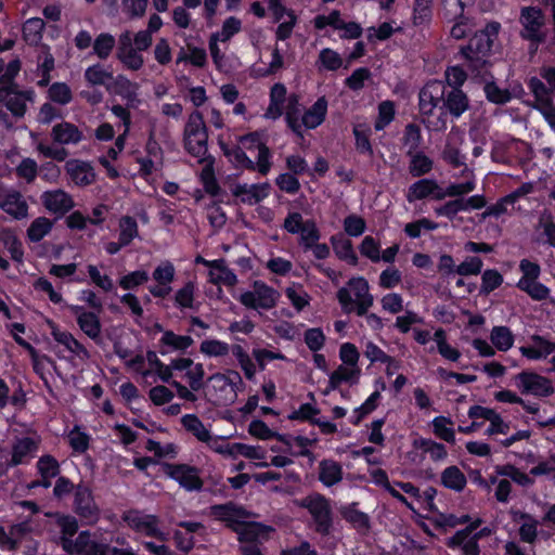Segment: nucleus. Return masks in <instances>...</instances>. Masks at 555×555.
<instances>
[{"instance_id":"18","label":"nucleus","mask_w":555,"mask_h":555,"mask_svg":"<svg viewBox=\"0 0 555 555\" xmlns=\"http://www.w3.org/2000/svg\"><path fill=\"white\" fill-rule=\"evenodd\" d=\"M0 209L16 220H22L28 215V204L16 190L8 192L0 199Z\"/></svg>"},{"instance_id":"64","label":"nucleus","mask_w":555,"mask_h":555,"mask_svg":"<svg viewBox=\"0 0 555 555\" xmlns=\"http://www.w3.org/2000/svg\"><path fill=\"white\" fill-rule=\"evenodd\" d=\"M503 283V275L496 269H487L481 275L480 293L490 294Z\"/></svg>"},{"instance_id":"49","label":"nucleus","mask_w":555,"mask_h":555,"mask_svg":"<svg viewBox=\"0 0 555 555\" xmlns=\"http://www.w3.org/2000/svg\"><path fill=\"white\" fill-rule=\"evenodd\" d=\"M54 519L60 528L61 538H73L78 532L79 522L74 515L57 512L54 514Z\"/></svg>"},{"instance_id":"47","label":"nucleus","mask_w":555,"mask_h":555,"mask_svg":"<svg viewBox=\"0 0 555 555\" xmlns=\"http://www.w3.org/2000/svg\"><path fill=\"white\" fill-rule=\"evenodd\" d=\"M67 440L74 453L82 454L89 449L91 437L78 425H75L67 436Z\"/></svg>"},{"instance_id":"17","label":"nucleus","mask_w":555,"mask_h":555,"mask_svg":"<svg viewBox=\"0 0 555 555\" xmlns=\"http://www.w3.org/2000/svg\"><path fill=\"white\" fill-rule=\"evenodd\" d=\"M65 168L72 181L78 186L90 185L95 180L94 169L88 162L68 160Z\"/></svg>"},{"instance_id":"22","label":"nucleus","mask_w":555,"mask_h":555,"mask_svg":"<svg viewBox=\"0 0 555 555\" xmlns=\"http://www.w3.org/2000/svg\"><path fill=\"white\" fill-rule=\"evenodd\" d=\"M301 111L302 105L299 102V99L296 94H291L287 99V104L285 107V121L291 131L298 138L304 139L305 132L301 129Z\"/></svg>"},{"instance_id":"57","label":"nucleus","mask_w":555,"mask_h":555,"mask_svg":"<svg viewBox=\"0 0 555 555\" xmlns=\"http://www.w3.org/2000/svg\"><path fill=\"white\" fill-rule=\"evenodd\" d=\"M231 352L237 360L245 377L249 380L253 379L256 374V366L245 349L241 345H232Z\"/></svg>"},{"instance_id":"8","label":"nucleus","mask_w":555,"mask_h":555,"mask_svg":"<svg viewBox=\"0 0 555 555\" xmlns=\"http://www.w3.org/2000/svg\"><path fill=\"white\" fill-rule=\"evenodd\" d=\"M301 506L307 508L315 524L317 532L328 534L333 526L332 509L325 496L314 493L305 498Z\"/></svg>"},{"instance_id":"35","label":"nucleus","mask_w":555,"mask_h":555,"mask_svg":"<svg viewBox=\"0 0 555 555\" xmlns=\"http://www.w3.org/2000/svg\"><path fill=\"white\" fill-rule=\"evenodd\" d=\"M248 433L260 440L276 439L284 444L291 446L285 435L271 430L261 420H253L248 425Z\"/></svg>"},{"instance_id":"30","label":"nucleus","mask_w":555,"mask_h":555,"mask_svg":"<svg viewBox=\"0 0 555 555\" xmlns=\"http://www.w3.org/2000/svg\"><path fill=\"white\" fill-rule=\"evenodd\" d=\"M440 483L446 489L462 492L467 485V478L456 465H451L441 472Z\"/></svg>"},{"instance_id":"20","label":"nucleus","mask_w":555,"mask_h":555,"mask_svg":"<svg viewBox=\"0 0 555 555\" xmlns=\"http://www.w3.org/2000/svg\"><path fill=\"white\" fill-rule=\"evenodd\" d=\"M441 107L453 118H460L469 107V99L462 89H451L443 95Z\"/></svg>"},{"instance_id":"63","label":"nucleus","mask_w":555,"mask_h":555,"mask_svg":"<svg viewBox=\"0 0 555 555\" xmlns=\"http://www.w3.org/2000/svg\"><path fill=\"white\" fill-rule=\"evenodd\" d=\"M176 276V269L172 262L166 260L158 264L153 273L152 278L157 284L166 285L171 284Z\"/></svg>"},{"instance_id":"62","label":"nucleus","mask_w":555,"mask_h":555,"mask_svg":"<svg viewBox=\"0 0 555 555\" xmlns=\"http://www.w3.org/2000/svg\"><path fill=\"white\" fill-rule=\"evenodd\" d=\"M482 519L476 518L470 521L465 528L457 530L452 537L447 540V546L451 550H455L456 545L461 544L465 539L470 538L476 530L481 526Z\"/></svg>"},{"instance_id":"11","label":"nucleus","mask_w":555,"mask_h":555,"mask_svg":"<svg viewBox=\"0 0 555 555\" xmlns=\"http://www.w3.org/2000/svg\"><path fill=\"white\" fill-rule=\"evenodd\" d=\"M515 379L516 385L522 395L550 397L554 393L552 380L538 373L522 371L516 375Z\"/></svg>"},{"instance_id":"1","label":"nucleus","mask_w":555,"mask_h":555,"mask_svg":"<svg viewBox=\"0 0 555 555\" xmlns=\"http://www.w3.org/2000/svg\"><path fill=\"white\" fill-rule=\"evenodd\" d=\"M500 29L499 22H489L483 29L475 31L466 43L460 46V56L465 60L474 75H480L491 68L490 56Z\"/></svg>"},{"instance_id":"31","label":"nucleus","mask_w":555,"mask_h":555,"mask_svg":"<svg viewBox=\"0 0 555 555\" xmlns=\"http://www.w3.org/2000/svg\"><path fill=\"white\" fill-rule=\"evenodd\" d=\"M46 23L40 17H30L22 26L23 40L31 47L38 46L43 38Z\"/></svg>"},{"instance_id":"55","label":"nucleus","mask_w":555,"mask_h":555,"mask_svg":"<svg viewBox=\"0 0 555 555\" xmlns=\"http://www.w3.org/2000/svg\"><path fill=\"white\" fill-rule=\"evenodd\" d=\"M422 141L423 137L420 126L414 122H409L404 128L402 138L403 144L409 147L406 153L418 152Z\"/></svg>"},{"instance_id":"23","label":"nucleus","mask_w":555,"mask_h":555,"mask_svg":"<svg viewBox=\"0 0 555 555\" xmlns=\"http://www.w3.org/2000/svg\"><path fill=\"white\" fill-rule=\"evenodd\" d=\"M194 340L189 335H178L175 332L167 330L164 332L159 339V353L166 356L172 351H185L193 345Z\"/></svg>"},{"instance_id":"21","label":"nucleus","mask_w":555,"mask_h":555,"mask_svg":"<svg viewBox=\"0 0 555 555\" xmlns=\"http://www.w3.org/2000/svg\"><path fill=\"white\" fill-rule=\"evenodd\" d=\"M51 335L56 343L63 345L70 353L81 359L90 357L88 349L70 332L61 331L57 325L53 324Z\"/></svg>"},{"instance_id":"34","label":"nucleus","mask_w":555,"mask_h":555,"mask_svg":"<svg viewBox=\"0 0 555 555\" xmlns=\"http://www.w3.org/2000/svg\"><path fill=\"white\" fill-rule=\"evenodd\" d=\"M181 425L201 442L209 443L212 440L210 431L196 414L183 415L181 417Z\"/></svg>"},{"instance_id":"2","label":"nucleus","mask_w":555,"mask_h":555,"mask_svg":"<svg viewBox=\"0 0 555 555\" xmlns=\"http://www.w3.org/2000/svg\"><path fill=\"white\" fill-rule=\"evenodd\" d=\"M183 147L193 157L204 159L208 152V129L203 114L193 111L183 130Z\"/></svg>"},{"instance_id":"14","label":"nucleus","mask_w":555,"mask_h":555,"mask_svg":"<svg viewBox=\"0 0 555 555\" xmlns=\"http://www.w3.org/2000/svg\"><path fill=\"white\" fill-rule=\"evenodd\" d=\"M455 60L462 61L461 64L455 65H449L446 68V80L449 87L451 89H462L464 83L466 82L468 76H470L473 79H485L486 76H490L493 78V76L490 73V68H488V72H482L480 75H474L472 70L468 68L465 60L460 56V49L454 54Z\"/></svg>"},{"instance_id":"32","label":"nucleus","mask_w":555,"mask_h":555,"mask_svg":"<svg viewBox=\"0 0 555 555\" xmlns=\"http://www.w3.org/2000/svg\"><path fill=\"white\" fill-rule=\"evenodd\" d=\"M434 16V0H413L412 24L428 27Z\"/></svg>"},{"instance_id":"7","label":"nucleus","mask_w":555,"mask_h":555,"mask_svg":"<svg viewBox=\"0 0 555 555\" xmlns=\"http://www.w3.org/2000/svg\"><path fill=\"white\" fill-rule=\"evenodd\" d=\"M121 519L127 526L138 533L165 540L164 533L159 529V518L153 514H143L140 509L130 508L122 513Z\"/></svg>"},{"instance_id":"41","label":"nucleus","mask_w":555,"mask_h":555,"mask_svg":"<svg viewBox=\"0 0 555 555\" xmlns=\"http://www.w3.org/2000/svg\"><path fill=\"white\" fill-rule=\"evenodd\" d=\"M341 466L328 460H323L320 463L319 479L326 486L331 487L341 480Z\"/></svg>"},{"instance_id":"59","label":"nucleus","mask_w":555,"mask_h":555,"mask_svg":"<svg viewBox=\"0 0 555 555\" xmlns=\"http://www.w3.org/2000/svg\"><path fill=\"white\" fill-rule=\"evenodd\" d=\"M2 102H5V107L14 117L20 118L25 115L27 108L26 95L25 92L17 91V87L15 88V91Z\"/></svg>"},{"instance_id":"52","label":"nucleus","mask_w":555,"mask_h":555,"mask_svg":"<svg viewBox=\"0 0 555 555\" xmlns=\"http://www.w3.org/2000/svg\"><path fill=\"white\" fill-rule=\"evenodd\" d=\"M396 115L395 103L390 100L383 101L378 104V115L374 122L376 131L384 130L393 119Z\"/></svg>"},{"instance_id":"46","label":"nucleus","mask_w":555,"mask_h":555,"mask_svg":"<svg viewBox=\"0 0 555 555\" xmlns=\"http://www.w3.org/2000/svg\"><path fill=\"white\" fill-rule=\"evenodd\" d=\"M85 80L91 86H107L106 80L113 79V72L105 69L102 64L96 63L85 70Z\"/></svg>"},{"instance_id":"26","label":"nucleus","mask_w":555,"mask_h":555,"mask_svg":"<svg viewBox=\"0 0 555 555\" xmlns=\"http://www.w3.org/2000/svg\"><path fill=\"white\" fill-rule=\"evenodd\" d=\"M409 157V173L413 178H421L430 173L434 169V160L423 151L406 153Z\"/></svg>"},{"instance_id":"40","label":"nucleus","mask_w":555,"mask_h":555,"mask_svg":"<svg viewBox=\"0 0 555 555\" xmlns=\"http://www.w3.org/2000/svg\"><path fill=\"white\" fill-rule=\"evenodd\" d=\"M483 93L487 101L495 105H505L512 101L509 89L501 88L494 80L485 82Z\"/></svg>"},{"instance_id":"48","label":"nucleus","mask_w":555,"mask_h":555,"mask_svg":"<svg viewBox=\"0 0 555 555\" xmlns=\"http://www.w3.org/2000/svg\"><path fill=\"white\" fill-rule=\"evenodd\" d=\"M149 280V272L146 270L140 269L120 276L118 280V285L125 291H134L147 283Z\"/></svg>"},{"instance_id":"43","label":"nucleus","mask_w":555,"mask_h":555,"mask_svg":"<svg viewBox=\"0 0 555 555\" xmlns=\"http://www.w3.org/2000/svg\"><path fill=\"white\" fill-rule=\"evenodd\" d=\"M117 59L131 70H139L144 63L143 56L138 53L132 44H125L118 47Z\"/></svg>"},{"instance_id":"45","label":"nucleus","mask_w":555,"mask_h":555,"mask_svg":"<svg viewBox=\"0 0 555 555\" xmlns=\"http://www.w3.org/2000/svg\"><path fill=\"white\" fill-rule=\"evenodd\" d=\"M519 271L521 272V278L516 283V287L519 288L530 282H534L539 280L541 275V267L538 262L532 261L530 259L524 258L519 261Z\"/></svg>"},{"instance_id":"15","label":"nucleus","mask_w":555,"mask_h":555,"mask_svg":"<svg viewBox=\"0 0 555 555\" xmlns=\"http://www.w3.org/2000/svg\"><path fill=\"white\" fill-rule=\"evenodd\" d=\"M41 202L47 210L59 216L66 215L75 206L72 195L62 189L44 191L41 194Z\"/></svg>"},{"instance_id":"12","label":"nucleus","mask_w":555,"mask_h":555,"mask_svg":"<svg viewBox=\"0 0 555 555\" xmlns=\"http://www.w3.org/2000/svg\"><path fill=\"white\" fill-rule=\"evenodd\" d=\"M209 516L218 521L224 522L225 527L232 531V528L237 525L238 520L249 518L251 513L243 505L230 501L211 505L209 507Z\"/></svg>"},{"instance_id":"44","label":"nucleus","mask_w":555,"mask_h":555,"mask_svg":"<svg viewBox=\"0 0 555 555\" xmlns=\"http://www.w3.org/2000/svg\"><path fill=\"white\" fill-rule=\"evenodd\" d=\"M53 228V221H51L47 217H38L31 221L29 224L26 234L27 238L31 243L40 242L47 234L51 232Z\"/></svg>"},{"instance_id":"10","label":"nucleus","mask_w":555,"mask_h":555,"mask_svg":"<svg viewBox=\"0 0 555 555\" xmlns=\"http://www.w3.org/2000/svg\"><path fill=\"white\" fill-rule=\"evenodd\" d=\"M374 297L370 293V285L363 276L349 279V312L364 315L373 306Z\"/></svg>"},{"instance_id":"50","label":"nucleus","mask_w":555,"mask_h":555,"mask_svg":"<svg viewBox=\"0 0 555 555\" xmlns=\"http://www.w3.org/2000/svg\"><path fill=\"white\" fill-rule=\"evenodd\" d=\"M434 434L441 440L454 443L455 442V433L454 429L449 427L448 425H452V420L447 416H436L433 422Z\"/></svg>"},{"instance_id":"36","label":"nucleus","mask_w":555,"mask_h":555,"mask_svg":"<svg viewBox=\"0 0 555 555\" xmlns=\"http://www.w3.org/2000/svg\"><path fill=\"white\" fill-rule=\"evenodd\" d=\"M466 4L463 0H441L440 17L442 24L455 22L459 18H464Z\"/></svg>"},{"instance_id":"4","label":"nucleus","mask_w":555,"mask_h":555,"mask_svg":"<svg viewBox=\"0 0 555 555\" xmlns=\"http://www.w3.org/2000/svg\"><path fill=\"white\" fill-rule=\"evenodd\" d=\"M73 512L85 526H94L101 518V508L95 502L93 490L85 482L76 485Z\"/></svg>"},{"instance_id":"61","label":"nucleus","mask_w":555,"mask_h":555,"mask_svg":"<svg viewBox=\"0 0 555 555\" xmlns=\"http://www.w3.org/2000/svg\"><path fill=\"white\" fill-rule=\"evenodd\" d=\"M199 351L208 357H224L231 351V346L219 339H205L201 343Z\"/></svg>"},{"instance_id":"39","label":"nucleus","mask_w":555,"mask_h":555,"mask_svg":"<svg viewBox=\"0 0 555 555\" xmlns=\"http://www.w3.org/2000/svg\"><path fill=\"white\" fill-rule=\"evenodd\" d=\"M490 340L499 351L509 350L515 341V337L509 327L504 325L493 326L490 333Z\"/></svg>"},{"instance_id":"53","label":"nucleus","mask_w":555,"mask_h":555,"mask_svg":"<svg viewBox=\"0 0 555 555\" xmlns=\"http://www.w3.org/2000/svg\"><path fill=\"white\" fill-rule=\"evenodd\" d=\"M382 396L378 390L373 391L367 399L353 411L352 423L359 425L360 422L376 410Z\"/></svg>"},{"instance_id":"5","label":"nucleus","mask_w":555,"mask_h":555,"mask_svg":"<svg viewBox=\"0 0 555 555\" xmlns=\"http://www.w3.org/2000/svg\"><path fill=\"white\" fill-rule=\"evenodd\" d=\"M280 296L279 291L274 287L261 280H255L251 283V289L243 292L238 301L246 309L269 311L276 306Z\"/></svg>"},{"instance_id":"42","label":"nucleus","mask_w":555,"mask_h":555,"mask_svg":"<svg viewBox=\"0 0 555 555\" xmlns=\"http://www.w3.org/2000/svg\"><path fill=\"white\" fill-rule=\"evenodd\" d=\"M356 149L362 155L373 156L374 151L371 143L372 129L367 125H356L353 127Z\"/></svg>"},{"instance_id":"13","label":"nucleus","mask_w":555,"mask_h":555,"mask_svg":"<svg viewBox=\"0 0 555 555\" xmlns=\"http://www.w3.org/2000/svg\"><path fill=\"white\" fill-rule=\"evenodd\" d=\"M274 531L272 526L259 521L238 520L237 525L232 528V532L237 534L240 543H257L260 539L268 540L269 534Z\"/></svg>"},{"instance_id":"3","label":"nucleus","mask_w":555,"mask_h":555,"mask_svg":"<svg viewBox=\"0 0 555 555\" xmlns=\"http://www.w3.org/2000/svg\"><path fill=\"white\" fill-rule=\"evenodd\" d=\"M519 24L521 25L520 38L528 41L530 48L537 51L539 46L546 41L544 11L537 5L522 7L519 13Z\"/></svg>"},{"instance_id":"24","label":"nucleus","mask_w":555,"mask_h":555,"mask_svg":"<svg viewBox=\"0 0 555 555\" xmlns=\"http://www.w3.org/2000/svg\"><path fill=\"white\" fill-rule=\"evenodd\" d=\"M326 113L327 101L324 96H321L302 114L301 129H315L325 120Z\"/></svg>"},{"instance_id":"6","label":"nucleus","mask_w":555,"mask_h":555,"mask_svg":"<svg viewBox=\"0 0 555 555\" xmlns=\"http://www.w3.org/2000/svg\"><path fill=\"white\" fill-rule=\"evenodd\" d=\"M167 477L177 481L181 488L189 492L201 491L204 481L199 476V468L185 463H162Z\"/></svg>"},{"instance_id":"9","label":"nucleus","mask_w":555,"mask_h":555,"mask_svg":"<svg viewBox=\"0 0 555 555\" xmlns=\"http://www.w3.org/2000/svg\"><path fill=\"white\" fill-rule=\"evenodd\" d=\"M263 134L261 131H251L240 135L237 144L244 151L253 152L258 150L257 167L261 176H267L272 167V152L269 146L262 141Z\"/></svg>"},{"instance_id":"38","label":"nucleus","mask_w":555,"mask_h":555,"mask_svg":"<svg viewBox=\"0 0 555 555\" xmlns=\"http://www.w3.org/2000/svg\"><path fill=\"white\" fill-rule=\"evenodd\" d=\"M527 87L534 98V103L531 105L541 107L547 102L552 101L551 90L547 89L545 82L537 76H531L526 80Z\"/></svg>"},{"instance_id":"28","label":"nucleus","mask_w":555,"mask_h":555,"mask_svg":"<svg viewBox=\"0 0 555 555\" xmlns=\"http://www.w3.org/2000/svg\"><path fill=\"white\" fill-rule=\"evenodd\" d=\"M77 325L96 345L102 344V323L98 312L91 311L83 318H77Z\"/></svg>"},{"instance_id":"29","label":"nucleus","mask_w":555,"mask_h":555,"mask_svg":"<svg viewBox=\"0 0 555 555\" xmlns=\"http://www.w3.org/2000/svg\"><path fill=\"white\" fill-rule=\"evenodd\" d=\"M38 449V442L31 437L18 438L12 446L9 465L12 467L24 463V460Z\"/></svg>"},{"instance_id":"19","label":"nucleus","mask_w":555,"mask_h":555,"mask_svg":"<svg viewBox=\"0 0 555 555\" xmlns=\"http://www.w3.org/2000/svg\"><path fill=\"white\" fill-rule=\"evenodd\" d=\"M269 183H254L248 185L236 184L232 190V193L235 197H240L241 202L244 204L253 205L263 201L269 195Z\"/></svg>"},{"instance_id":"37","label":"nucleus","mask_w":555,"mask_h":555,"mask_svg":"<svg viewBox=\"0 0 555 555\" xmlns=\"http://www.w3.org/2000/svg\"><path fill=\"white\" fill-rule=\"evenodd\" d=\"M443 27H449V36L454 40L469 39L475 27V21L474 17L468 14L465 15L464 18L444 24Z\"/></svg>"},{"instance_id":"58","label":"nucleus","mask_w":555,"mask_h":555,"mask_svg":"<svg viewBox=\"0 0 555 555\" xmlns=\"http://www.w3.org/2000/svg\"><path fill=\"white\" fill-rule=\"evenodd\" d=\"M119 241L127 246L139 235L137 220L131 216H124L119 220Z\"/></svg>"},{"instance_id":"33","label":"nucleus","mask_w":555,"mask_h":555,"mask_svg":"<svg viewBox=\"0 0 555 555\" xmlns=\"http://www.w3.org/2000/svg\"><path fill=\"white\" fill-rule=\"evenodd\" d=\"M0 242L8 249L11 259L20 264L24 262V246L18 236L11 229H3Z\"/></svg>"},{"instance_id":"60","label":"nucleus","mask_w":555,"mask_h":555,"mask_svg":"<svg viewBox=\"0 0 555 555\" xmlns=\"http://www.w3.org/2000/svg\"><path fill=\"white\" fill-rule=\"evenodd\" d=\"M50 101L66 105L73 100V93L69 86L65 82H53L48 90Z\"/></svg>"},{"instance_id":"16","label":"nucleus","mask_w":555,"mask_h":555,"mask_svg":"<svg viewBox=\"0 0 555 555\" xmlns=\"http://www.w3.org/2000/svg\"><path fill=\"white\" fill-rule=\"evenodd\" d=\"M218 144L228 162L237 170L258 171L257 162L251 160L238 144L230 145L221 138Z\"/></svg>"},{"instance_id":"51","label":"nucleus","mask_w":555,"mask_h":555,"mask_svg":"<svg viewBox=\"0 0 555 555\" xmlns=\"http://www.w3.org/2000/svg\"><path fill=\"white\" fill-rule=\"evenodd\" d=\"M194 293L195 285L192 281L186 282L180 289L175 294V306L181 310L183 309H195L194 307ZM197 310V307H196Z\"/></svg>"},{"instance_id":"56","label":"nucleus","mask_w":555,"mask_h":555,"mask_svg":"<svg viewBox=\"0 0 555 555\" xmlns=\"http://www.w3.org/2000/svg\"><path fill=\"white\" fill-rule=\"evenodd\" d=\"M448 115L449 113L439 106L426 118H423V122L426 128L434 132H443L448 128Z\"/></svg>"},{"instance_id":"27","label":"nucleus","mask_w":555,"mask_h":555,"mask_svg":"<svg viewBox=\"0 0 555 555\" xmlns=\"http://www.w3.org/2000/svg\"><path fill=\"white\" fill-rule=\"evenodd\" d=\"M437 189L438 182L435 179L422 178L408 188L405 198L410 204L423 201L429 197Z\"/></svg>"},{"instance_id":"25","label":"nucleus","mask_w":555,"mask_h":555,"mask_svg":"<svg viewBox=\"0 0 555 555\" xmlns=\"http://www.w3.org/2000/svg\"><path fill=\"white\" fill-rule=\"evenodd\" d=\"M52 139L59 144H76L82 140V132L79 128L68 121L56 124L52 128Z\"/></svg>"},{"instance_id":"54","label":"nucleus","mask_w":555,"mask_h":555,"mask_svg":"<svg viewBox=\"0 0 555 555\" xmlns=\"http://www.w3.org/2000/svg\"><path fill=\"white\" fill-rule=\"evenodd\" d=\"M115 43L113 35L101 33L93 41V52L100 60H106L111 55Z\"/></svg>"}]
</instances>
